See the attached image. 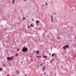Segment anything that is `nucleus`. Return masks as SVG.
I'll list each match as a JSON object with an SVG mask.
<instances>
[{
	"instance_id": "nucleus-1",
	"label": "nucleus",
	"mask_w": 76,
	"mask_h": 76,
	"mask_svg": "<svg viewBox=\"0 0 76 76\" xmlns=\"http://www.w3.org/2000/svg\"><path fill=\"white\" fill-rule=\"evenodd\" d=\"M7 59L8 61H11V60H13V56H12L11 58L9 57H7Z\"/></svg>"
},
{
	"instance_id": "nucleus-2",
	"label": "nucleus",
	"mask_w": 76,
	"mask_h": 76,
	"mask_svg": "<svg viewBox=\"0 0 76 76\" xmlns=\"http://www.w3.org/2000/svg\"><path fill=\"white\" fill-rule=\"evenodd\" d=\"M28 48L24 47L22 50V51H23V52H26V51H28Z\"/></svg>"
},
{
	"instance_id": "nucleus-3",
	"label": "nucleus",
	"mask_w": 76,
	"mask_h": 76,
	"mask_svg": "<svg viewBox=\"0 0 76 76\" xmlns=\"http://www.w3.org/2000/svg\"><path fill=\"white\" fill-rule=\"evenodd\" d=\"M69 45H65V46L63 47V49H66V48H69Z\"/></svg>"
},
{
	"instance_id": "nucleus-4",
	"label": "nucleus",
	"mask_w": 76,
	"mask_h": 76,
	"mask_svg": "<svg viewBox=\"0 0 76 76\" xmlns=\"http://www.w3.org/2000/svg\"><path fill=\"white\" fill-rule=\"evenodd\" d=\"M36 22L37 23V24H38L40 22V21L39 20H36Z\"/></svg>"
},
{
	"instance_id": "nucleus-5",
	"label": "nucleus",
	"mask_w": 76,
	"mask_h": 76,
	"mask_svg": "<svg viewBox=\"0 0 76 76\" xmlns=\"http://www.w3.org/2000/svg\"><path fill=\"white\" fill-rule=\"evenodd\" d=\"M53 15H52L51 19L52 22H53Z\"/></svg>"
},
{
	"instance_id": "nucleus-6",
	"label": "nucleus",
	"mask_w": 76,
	"mask_h": 76,
	"mask_svg": "<svg viewBox=\"0 0 76 76\" xmlns=\"http://www.w3.org/2000/svg\"><path fill=\"white\" fill-rule=\"evenodd\" d=\"M43 58H47V56H43Z\"/></svg>"
},
{
	"instance_id": "nucleus-7",
	"label": "nucleus",
	"mask_w": 76,
	"mask_h": 76,
	"mask_svg": "<svg viewBox=\"0 0 76 76\" xmlns=\"http://www.w3.org/2000/svg\"><path fill=\"white\" fill-rule=\"evenodd\" d=\"M45 67L44 66L43 68H42V69L43 70H45Z\"/></svg>"
},
{
	"instance_id": "nucleus-8",
	"label": "nucleus",
	"mask_w": 76,
	"mask_h": 76,
	"mask_svg": "<svg viewBox=\"0 0 76 76\" xmlns=\"http://www.w3.org/2000/svg\"><path fill=\"white\" fill-rule=\"evenodd\" d=\"M36 53L37 54H39V51L38 50L37 51V52H36Z\"/></svg>"
},
{
	"instance_id": "nucleus-9",
	"label": "nucleus",
	"mask_w": 76,
	"mask_h": 76,
	"mask_svg": "<svg viewBox=\"0 0 76 76\" xmlns=\"http://www.w3.org/2000/svg\"><path fill=\"white\" fill-rule=\"evenodd\" d=\"M43 64V63H42V64H41L40 65V66H42L43 64Z\"/></svg>"
},
{
	"instance_id": "nucleus-10",
	"label": "nucleus",
	"mask_w": 76,
	"mask_h": 76,
	"mask_svg": "<svg viewBox=\"0 0 76 76\" xmlns=\"http://www.w3.org/2000/svg\"><path fill=\"white\" fill-rule=\"evenodd\" d=\"M15 0H13L12 1V3L13 4H14V3L15 2Z\"/></svg>"
},
{
	"instance_id": "nucleus-11",
	"label": "nucleus",
	"mask_w": 76,
	"mask_h": 76,
	"mask_svg": "<svg viewBox=\"0 0 76 76\" xmlns=\"http://www.w3.org/2000/svg\"><path fill=\"white\" fill-rule=\"evenodd\" d=\"M52 57H54V54L53 53V54H52Z\"/></svg>"
},
{
	"instance_id": "nucleus-12",
	"label": "nucleus",
	"mask_w": 76,
	"mask_h": 76,
	"mask_svg": "<svg viewBox=\"0 0 76 76\" xmlns=\"http://www.w3.org/2000/svg\"><path fill=\"white\" fill-rule=\"evenodd\" d=\"M16 72H17V73H19V71H16Z\"/></svg>"
},
{
	"instance_id": "nucleus-13",
	"label": "nucleus",
	"mask_w": 76,
	"mask_h": 76,
	"mask_svg": "<svg viewBox=\"0 0 76 76\" xmlns=\"http://www.w3.org/2000/svg\"><path fill=\"white\" fill-rule=\"evenodd\" d=\"M31 25V27H33V25L32 24H30Z\"/></svg>"
},
{
	"instance_id": "nucleus-14",
	"label": "nucleus",
	"mask_w": 76,
	"mask_h": 76,
	"mask_svg": "<svg viewBox=\"0 0 76 76\" xmlns=\"http://www.w3.org/2000/svg\"><path fill=\"white\" fill-rule=\"evenodd\" d=\"M3 66L4 67H6V65H5V64H3Z\"/></svg>"
},
{
	"instance_id": "nucleus-15",
	"label": "nucleus",
	"mask_w": 76,
	"mask_h": 76,
	"mask_svg": "<svg viewBox=\"0 0 76 76\" xmlns=\"http://www.w3.org/2000/svg\"><path fill=\"white\" fill-rule=\"evenodd\" d=\"M23 20H25V18H23Z\"/></svg>"
},
{
	"instance_id": "nucleus-16",
	"label": "nucleus",
	"mask_w": 76,
	"mask_h": 76,
	"mask_svg": "<svg viewBox=\"0 0 76 76\" xmlns=\"http://www.w3.org/2000/svg\"><path fill=\"white\" fill-rule=\"evenodd\" d=\"M18 56V54H17L15 55V56Z\"/></svg>"
},
{
	"instance_id": "nucleus-17",
	"label": "nucleus",
	"mask_w": 76,
	"mask_h": 76,
	"mask_svg": "<svg viewBox=\"0 0 76 76\" xmlns=\"http://www.w3.org/2000/svg\"><path fill=\"white\" fill-rule=\"evenodd\" d=\"M3 70V69L2 68L0 69V70Z\"/></svg>"
},
{
	"instance_id": "nucleus-18",
	"label": "nucleus",
	"mask_w": 76,
	"mask_h": 76,
	"mask_svg": "<svg viewBox=\"0 0 76 76\" xmlns=\"http://www.w3.org/2000/svg\"><path fill=\"white\" fill-rule=\"evenodd\" d=\"M45 4H46L47 6H48V4L47 3Z\"/></svg>"
},
{
	"instance_id": "nucleus-19",
	"label": "nucleus",
	"mask_w": 76,
	"mask_h": 76,
	"mask_svg": "<svg viewBox=\"0 0 76 76\" xmlns=\"http://www.w3.org/2000/svg\"><path fill=\"white\" fill-rule=\"evenodd\" d=\"M36 57H39V56H37V55H36Z\"/></svg>"
},
{
	"instance_id": "nucleus-20",
	"label": "nucleus",
	"mask_w": 76,
	"mask_h": 76,
	"mask_svg": "<svg viewBox=\"0 0 76 76\" xmlns=\"http://www.w3.org/2000/svg\"><path fill=\"white\" fill-rule=\"evenodd\" d=\"M28 28H30V26H28Z\"/></svg>"
},
{
	"instance_id": "nucleus-21",
	"label": "nucleus",
	"mask_w": 76,
	"mask_h": 76,
	"mask_svg": "<svg viewBox=\"0 0 76 76\" xmlns=\"http://www.w3.org/2000/svg\"><path fill=\"white\" fill-rule=\"evenodd\" d=\"M49 55L51 56V53H49Z\"/></svg>"
},
{
	"instance_id": "nucleus-22",
	"label": "nucleus",
	"mask_w": 76,
	"mask_h": 76,
	"mask_svg": "<svg viewBox=\"0 0 76 76\" xmlns=\"http://www.w3.org/2000/svg\"><path fill=\"white\" fill-rule=\"evenodd\" d=\"M55 14H56V13H54L53 14V15H55Z\"/></svg>"
},
{
	"instance_id": "nucleus-23",
	"label": "nucleus",
	"mask_w": 76,
	"mask_h": 76,
	"mask_svg": "<svg viewBox=\"0 0 76 76\" xmlns=\"http://www.w3.org/2000/svg\"><path fill=\"white\" fill-rule=\"evenodd\" d=\"M37 67L38 68V67H39V66L37 65Z\"/></svg>"
},
{
	"instance_id": "nucleus-24",
	"label": "nucleus",
	"mask_w": 76,
	"mask_h": 76,
	"mask_svg": "<svg viewBox=\"0 0 76 76\" xmlns=\"http://www.w3.org/2000/svg\"><path fill=\"white\" fill-rule=\"evenodd\" d=\"M25 76H26V74H25Z\"/></svg>"
},
{
	"instance_id": "nucleus-25",
	"label": "nucleus",
	"mask_w": 76,
	"mask_h": 76,
	"mask_svg": "<svg viewBox=\"0 0 76 76\" xmlns=\"http://www.w3.org/2000/svg\"><path fill=\"white\" fill-rule=\"evenodd\" d=\"M52 60H54V59H52Z\"/></svg>"
},
{
	"instance_id": "nucleus-26",
	"label": "nucleus",
	"mask_w": 76,
	"mask_h": 76,
	"mask_svg": "<svg viewBox=\"0 0 76 76\" xmlns=\"http://www.w3.org/2000/svg\"><path fill=\"white\" fill-rule=\"evenodd\" d=\"M52 62V61H50V63Z\"/></svg>"
},
{
	"instance_id": "nucleus-27",
	"label": "nucleus",
	"mask_w": 76,
	"mask_h": 76,
	"mask_svg": "<svg viewBox=\"0 0 76 76\" xmlns=\"http://www.w3.org/2000/svg\"><path fill=\"white\" fill-rule=\"evenodd\" d=\"M59 38H60V37H58V39H59Z\"/></svg>"
},
{
	"instance_id": "nucleus-28",
	"label": "nucleus",
	"mask_w": 76,
	"mask_h": 76,
	"mask_svg": "<svg viewBox=\"0 0 76 76\" xmlns=\"http://www.w3.org/2000/svg\"><path fill=\"white\" fill-rule=\"evenodd\" d=\"M23 62H21V63L22 64V63H23Z\"/></svg>"
},
{
	"instance_id": "nucleus-29",
	"label": "nucleus",
	"mask_w": 76,
	"mask_h": 76,
	"mask_svg": "<svg viewBox=\"0 0 76 76\" xmlns=\"http://www.w3.org/2000/svg\"><path fill=\"white\" fill-rule=\"evenodd\" d=\"M12 28H13V25L12 26Z\"/></svg>"
},
{
	"instance_id": "nucleus-30",
	"label": "nucleus",
	"mask_w": 76,
	"mask_h": 76,
	"mask_svg": "<svg viewBox=\"0 0 76 76\" xmlns=\"http://www.w3.org/2000/svg\"><path fill=\"white\" fill-rule=\"evenodd\" d=\"M24 1H26V0H24Z\"/></svg>"
},
{
	"instance_id": "nucleus-31",
	"label": "nucleus",
	"mask_w": 76,
	"mask_h": 76,
	"mask_svg": "<svg viewBox=\"0 0 76 76\" xmlns=\"http://www.w3.org/2000/svg\"><path fill=\"white\" fill-rule=\"evenodd\" d=\"M32 55H33V54H31V56H32Z\"/></svg>"
},
{
	"instance_id": "nucleus-32",
	"label": "nucleus",
	"mask_w": 76,
	"mask_h": 76,
	"mask_svg": "<svg viewBox=\"0 0 76 76\" xmlns=\"http://www.w3.org/2000/svg\"><path fill=\"white\" fill-rule=\"evenodd\" d=\"M75 47H76V45Z\"/></svg>"
},
{
	"instance_id": "nucleus-33",
	"label": "nucleus",
	"mask_w": 76,
	"mask_h": 76,
	"mask_svg": "<svg viewBox=\"0 0 76 76\" xmlns=\"http://www.w3.org/2000/svg\"><path fill=\"white\" fill-rule=\"evenodd\" d=\"M76 70H75V72H76Z\"/></svg>"
}]
</instances>
